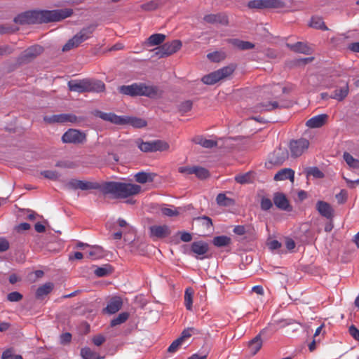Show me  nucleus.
<instances>
[{
    "instance_id": "obj_25",
    "label": "nucleus",
    "mask_w": 359,
    "mask_h": 359,
    "mask_svg": "<svg viewBox=\"0 0 359 359\" xmlns=\"http://www.w3.org/2000/svg\"><path fill=\"white\" fill-rule=\"evenodd\" d=\"M122 304V299L119 297H114L109 302L105 310L108 313L114 314L121 309Z\"/></svg>"
},
{
    "instance_id": "obj_11",
    "label": "nucleus",
    "mask_w": 359,
    "mask_h": 359,
    "mask_svg": "<svg viewBox=\"0 0 359 359\" xmlns=\"http://www.w3.org/2000/svg\"><path fill=\"white\" fill-rule=\"evenodd\" d=\"M86 140V134L76 129H69L62 137L64 143L82 144Z\"/></svg>"
},
{
    "instance_id": "obj_29",
    "label": "nucleus",
    "mask_w": 359,
    "mask_h": 359,
    "mask_svg": "<svg viewBox=\"0 0 359 359\" xmlns=\"http://www.w3.org/2000/svg\"><path fill=\"white\" fill-rule=\"evenodd\" d=\"M191 250L198 255H203L208 250V245L203 241L194 242L191 244Z\"/></svg>"
},
{
    "instance_id": "obj_52",
    "label": "nucleus",
    "mask_w": 359,
    "mask_h": 359,
    "mask_svg": "<svg viewBox=\"0 0 359 359\" xmlns=\"http://www.w3.org/2000/svg\"><path fill=\"white\" fill-rule=\"evenodd\" d=\"M182 343V338L175 339L168 348L169 353H175Z\"/></svg>"
},
{
    "instance_id": "obj_9",
    "label": "nucleus",
    "mask_w": 359,
    "mask_h": 359,
    "mask_svg": "<svg viewBox=\"0 0 359 359\" xmlns=\"http://www.w3.org/2000/svg\"><path fill=\"white\" fill-rule=\"evenodd\" d=\"M43 120L47 123H79L83 120V118L81 117H77L76 115L73 114H54L51 116H45L43 117Z\"/></svg>"
},
{
    "instance_id": "obj_30",
    "label": "nucleus",
    "mask_w": 359,
    "mask_h": 359,
    "mask_svg": "<svg viewBox=\"0 0 359 359\" xmlns=\"http://www.w3.org/2000/svg\"><path fill=\"white\" fill-rule=\"evenodd\" d=\"M349 92L348 86L346 83L344 86L336 89L332 95H330V98L337 100V101L344 100L348 95Z\"/></svg>"
},
{
    "instance_id": "obj_5",
    "label": "nucleus",
    "mask_w": 359,
    "mask_h": 359,
    "mask_svg": "<svg viewBox=\"0 0 359 359\" xmlns=\"http://www.w3.org/2000/svg\"><path fill=\"white\" fill-rule=\"evenodd\" d=\"M235 69L236 66L234 65H229L209 74L205 75L202 78V81L207 85H213L217 82L230 76Z\"/></svg>"
},
{
    "instance_id": "obj_42",
    "label": "nucleus",
    "mask_w": 359,
    "mask_h": 359,
    "mask_svg": "<svg viewBox=\"0 0 359 359\" xmlns=\"http://www.w3.org/2000/svg\"><path fill=\"white\" fill-rule=\"evenodd\" d=\"M135 179L136 182L144 184L147 182L148 181H152L153 177H151V175L144 172H139L135 175Z\"/></svg>"
},
{
    "instance_id": "obj_23",
    "label": "nucleus",
    "mask_w": 359,
    "mask_h": 359,
    "mask_svg": "<svg viewBox=\"0 0 359 359\" xmlns=\"http://www.w3.org/2000/svg\"><path fill=\"white\" fill-rule=\"evenodd\" d=\"M265 332L266 329H263L259 334L249 342V350L252 355H255L261 349L262 346L261 334H263Z\"/></svg>"
},
{
    "instance_id": "obj_41",
    "label": "nucleus",
    "mask_w": 359,
    "mask_h": 359,
    "mask_svg": "<svg viewBox=\"0 0 359 359\" xmlns=\"http://www.w3.org/2000/svg\"><path fill=\"white\" fill-rule=\"evenodd\" d=\"M194 175L201 180L206 179L210 175L208 170L201 166H194Z\"/></svg>"
},
{
    "instance_id": "obj_16",
    "label": "nucleus",
    "mask_w": 359,
    "mask_h": 359,
    "mask_svg": "<svg viewBox=\"0 0 359 359\" xmlns=\"http://www.w3.org/2000/svg\"><path fill=\"white\" fill-rule=\"evenodd\" d=\"M328 115L321 114L311 117L306 122V126L309 128H318L323 127L328 121Z\"/></svg>"
},
{
    "instance_id": "obj_44",
    "label": "nucleus",
    "mask_w": 359,
    "mask_h": 359,
    "mask_svg": "<svg viewBox=\"0 0 359 359\" xmlns=\"http://www.w3.org/2000/svg\"><path fill=\"white\" fill-rule=\"evenodd\" d=\"M233 44L241 50H249L252 49L255 47V44L251 42L238 39H234Z\"/></svg>"
},
{
    "instance_id": "obj_2",
    "label": "nucleus",
    "mask_w": 359,
    "mask_h": 359,
    "mask_svg": "<svg viewBox=\"0 0 359 359\" xmlns=\"http://www.w3.org/2000/svg\"><path fill=\"white\" fill-rule=\"evenodd\" d=\"M72 9L65 8L53 11H32L21 13L14 18L20 25L57 22L71 16Z\"/></svg>"
},
{
    "instance_id": "obj_45",
    "label": "nucleus",
    "mask_w": 359,
    "mask_h": 359,
    "mask_svg": "<svg viewBox=\"0 0 359 359\" xmlns=\"http://www.w3.org/2000/svg\"><path fill=\"white\" fill-rule=\"evenodd\" d=\"M226 55L224 53L215 51L210 53L207 55V57L212 62H219L225 58Z\"/></svg>"
},
{
    "instance_id": "obj_56",
    "label": "nucleus",
    "mask_w": 359,
    "mask_h": 359,
    "mask_svg": "<svg viewBox=\"0 0 359 359\" xmlns=\"http://www.w3.org/2000/svg\"><path fill=\"white\" fill-rule=\"evenodd\" d=\"M273 205L272 201L268 198H263L261 201V208L264 210H269Z\"/></svg>"
},
{
    "instance_id": "obj_39",
    "label": "nucleus",
    "mask_w": 359,
    "mask_h": 359,
    "mask_svg": "<svg viewBox=\"0 0 359 359\" xmlns=\"http://www.w3.org/2000/svg\"><path fill=\"white\" fill-rule=\"evenodd\" d=\"M231 238L226 236H219L213 238L212 243L217 247H224L229 245Z\"/></svg>"
},
{
    "instance_id": "obj_22",
    "label": "nucleus",
    "mask_w": 359,
    "mask_h": 359,
    "mask_svg": "<svg viewBox=\"0 0 359 359\" xmlns=\"http://www.w3.org/2000/svg\"><path fill=\"white\" fill-rule=\"evenodd\" d=\"M182 47V42L180 40H173L170 42H167L161 45V49L165 51L167 56H169L177 50Z\"/></svg>"
},
{
    "instance_id": "obj_28",
    "label": "nucleus",
    "mask_w": 359,
    "mask_h": 359,
    "mask_svg": "<svg viewBox=\"0 0 359 359\" xmlns=\"http://www.w3.org/2000/svg\"><path fill=\"white\" fill-rule=\"evenodd\" d=\"M124 125L129 124L134 128H142L147 126V121L141 118L123 116Z\"/></svg>"
},
{
    "instance_id": "obj_54",
    "label": "nucleus",
    "mask_w": 359,
    "mask_h": 359,
    "mask_svg": "<svg viewBox=\"0 0 359 359\" xmlns=\"http://www.w3.org/2000/svg\"><path fill=\"white\" fill-rule=\"evenodd\" d=\"M194 166H182L178 168V172L184 175H189L194 174Z\"/></svg>"
},
{
    "instance_id": "obj_20",
    "label": "nucleus",
    "mask_w": 359,
    "mask_h": 359,
    "mask_svg": "<svg viewBox=\"0 0 359 359\" xmlns=\"http://www.w3.org/2000/svg\"><path fill=\"white\" fill-rule=\"evenodd\" d=\"M287 47L293 52L309 55L312 53V48L306 43L297 42L295 43H287Z\"/></svg>"
},
{
    "instance_id": "obj_62",
    "label": "nucleus",
    "mask_w": 359,
    "mask_h": 359,
    "mask_svg": "<svg viewBox=\"0 0 359 359\" xmlns=\"http://www.w3.org/2000/svg\"><path fill=\"white\" fill-rule=\"evenodd\" d=\"M8 248H9L8 242L4 238H1L0 239V252H4V251L7 250Z\"/></svg>"
},
{
    "instance_id": "obj_14",
    "label": "nucleus",
    "mask_w": 359,
    "mask_h": 359,
    "mask_svg": "<svg viewBox=\"0 0 359 359\" xmlns=\"http://www.w3.org/2000/svg\"><path fill=\"white\" fill-rule=\"evenodd\" d=\"M93 114L95 116L99 117L105 121H108L116 125H124L123 116H118L114 113H106L100 110H95L93 111Z\"/></svg>"
},
{
    "instance_id": "obj_31",
    "label": "nucleus",
    "mask_w": 359,
    "mask_h": 359,
    "mask_svg": "<svg viewBox=\"0 0 359 359\" xmlns=\"http://www.w3.org/2000/svg\"><path fill=\"white\" fill-rule=\"evenodd\" d=\"M165 39V35L163 34H151L144 42L147 46H154L161 45Z\"/></svg>"
},
{
    "instance_id": "obj_26",
    "label": "nucleus",
    "mask_w": 359,
    "mask_h": 359,
    "mask_svg": "<svg viewBox=\"0 0 359 359\" xmlns=\"http://www.w3.org/2000/svg\"><path fill=\"white\" fill-rule=\"evenodd\" d=\"M203 20L208 23H220L222 25L228 24V18L226 15L222 13L208 14L204 16Z\"/></svg>"
},
{
    "instance_id": "obj_34",
    "label": "nucleus",
    "mask_w": 359,
    "mask_h": 359,
    "mask_svg": "<svg viewBox=\"0 0 359 359\" xmlns=\"http://www.w3.org/2000/svg\"><path fill=\"white\" fill-rule=\"evenodd\" d=\"M81 356L82 359H103V357L100 356V355L93 351L88 347H84L81 349Z\"/></svg>"
},
{
    "instance_id": "obj_12",
    "label": "nucleus",
    "mask_w": 359,
    "mask_h": 359,
    "mask_svg": "<svg viewBox=\"0 0 359 359\" xmlns=\"http://www.w3.org/2000/svg\"><path fill=\"white\" fill-rule=\"evenodd\" d=\"M43 50V47L39 45L30 46L21 53L18 58V61L20 63L29 62L39 55Z\"/></svg>"
},
{
    "instance_id": "obj_18",
    "label": "nucleus",
    "mask_w": 359,
    "mask_h": 359,
    "mask_svg": "<svg viewBox=\"0 0 359 359\" xmlns=\"http://www.w3.org/2000/svg\"><path fill=\"white\" fill-rule=\"evenodd\" d=\"M87 92L101 93L105 90V84L100 80L85 79Z\"/></svg>"
},
{
    "instance_id": "obj_40",
    "label": "nucleus",
    "mask_w": 359,
    "mask_h": 359,
    "mask_svg": "<svg viewBox=\"0 0 359 359\" xmlns=\"http://www.w3.org/2000/svg\"><path fill=\"white\" fill-rule=\"evenodd\" d=\"M252 173L250 172L235 176L236 182L241 184L250 183L252 182Z\"/></svg>"
},
{
    "instance_id": "obj_6",
    "label": "nucleus",
    "mask_w": 359,
    "mask_h": 359,
    "mask_svg": "<svg viewBox=\"0 0 359 359\" xmlns=\"http://www.w3.org/2000/svg\"><path fill=\"white\" fill-rule=\"evenodd\" d=\"M288 151L285 148H276L269 155L266 165L268 168H271L273 165L279 166L288 158Z\"/></svg>"
},
{
    "instance_id": "obj_21",
    "label": "nucleus",
    "mask_w": 359,
    "mask_h": 359,
    "mask_svg": "<svg viewBox=\"0 0 359 359\" xmlns=\"http://www.w3.org/2000/svg\"><path fill=\"white\" fill-rule=\"evenodd\" d=\"M316 209L322 216L331 219L333 217V210L331 205L325 201H319L316 203Z\"/></svg>"
},
{
    "instance_id": "obj_53",
    "label": "nucleus",
    "mask_w": 359,
    "mask_h": 359,
    "mask_svg": "<svg viewBox=\"0 0 359 359\" xmlns=\"http://www.w3.org/2000/svg\"><path fill=\"white\" fill-rule=\"evenodd\" d=\"M196 219L199 221L201 223V224L205 226L207 229H210L212 226V219L209 217H199Z\"/></svg>"
},
{
    "instance_id": "obj_57",
    "label": "nucleus",
    "mask_w": 359,
    "mask_h": 359,
    "mask_svg": "<svg viewBox=\"0 0 359 359\" xmlns=\"http://www.w3.org/2000/svg\"><path fill=\"white\" fill-rule=\"evenodd\" d=\"M348 332L353 338L359 341V330L355 325L349 327Z\"/></svg>"
},
{
    "instance_id": "obj_15",
    "label": "nucleus",
    "mask_w": 359,
    "mask_h": 359,
    "mask_svg": "<svg viewBox=\"0 0 359 359\" xmlns=\"http://www.w3.org/2000/svg\"><path fill=\"white\" fill-rule=\"evenodd\" d=\"M273 203L280 210L285 211H291L292 207L290 204L286 196L280 192H276L273 194Z\"/></svg>"
},
{
    "instance_id": "obj_36",
    "label": "nucleus",
    "mask_w": 359,
    "mask_h": 359,
    "mask_svg": "<svg viewBox=\"0 0 359 359\" xmlns=\"http://www.w3.org/2000/svg\"><path fill=\"white\" fill-rule=\"evenodd\" d=\"M217 203L220 206H231L234 205L235 202L233 199L228 198L223 193H220L216 198Z\"/></svg>"
},
{
    "instance_id": "obj_49",
    "label": "nucleus",
    "mask_w": 359,
    "mask_h": 359,
    "mask_svg": "<svg viewBox=\"0 0 359 359\" xmlns=\"http://www.w3.org/2000/svg\"><path fill=\"white\" fill-rule=\"evenodd\" d=\"M193 103L191 100H186L179 105V111L183 114L189 111L192 108Z\"/></svg>"
},
{
    "instance_id": "obj_48",
    "label": "nucleus",
    "mask_w": 359,
    "mask_h": 359,
    "mask_svg": "<svg viewBox=\"0 0 359 359\" xmlns=\"http://www.w3.org/2000/svg\"><path fill=\"white\" fill-rule=\"evenodd\" d=\"M41 174L44 177L51 180H57L60 177L59 172L55 170H44Z\"/></svg>"
},
{
    "instance_id": "obj_1",
    "label": "nucleus",
    "mask_w": 359,
    "mask_h": 359,
    "mask_svg": "<svg viewBox=\"0 0 359 359\" xmlns=\"http://www.w3.org/2000/svg\"><path fill=\"white\" fill-rule=\"evenodd\" d=\"M66 186L68 189L74 190L99 189L104 196L110 195L114 199L126 198L141 191L140 185L120 182H107L101 185L96 182L72 179Z\"/></svg>"
},
{
    "instance_id": "obj_33",
    "label": "nucleus",
    "mask_w": 359,
    "mask_h": 359,
    "mask_svg": "<svg viewBox=\"0 0 359 359\" xmlns=\"http://www.w3.org/2000/svg\"><path fill=\"white\" fill-rule=\"evenodd\" d=\"M104 255V250L100 246H93L86 252V257L93 260L99 259Z\"/></svg>"
},
{
    "instance_id": "obj_8",
    "label": "nucleus",
    "mask_w": 359,
    "mask_h": 359,
    "mask_svg": "<svg viewBox=\"0 0 359 359\" xmlns=\"http://www.w3.org/2000/svg\"><path fill=\"white\" fill-rule=\"evenodd\" d=\"M285 6L281 0H252L248 3L251 9L283 8Z\"/></svg>"
},
{
    "instance_id": "obj_47",
    "label": "nucleus",
    "mask_w": 359,
    "mask_h": 359,
    "mask_svg": "<svg viewBox=\"0 0 359 359\" xmlns=\"http://www.w3.org/2000/svg\"><path fill=\"white\" fill-rule=\"evenodd\" d=\"M307 176H313L316 178H323L324 177L323 172L319 170L317 167H310L306 170Z\"/></svg>"
},
{
    "instance_id": "obj_50",
    "label": "nucleus",
    "mask_w": 359,
    "mask_h": 359,
    "mask_svg": "<svg viewBox=\"0 0 359 359\" xmlns=\"http://www.w3.org/2000/svg\"><path fill=\"white\" fill-rule=\"evenodd\" d=\"M23 296L19 292H12L8 294L7 299L11 302H18L22 299Z\"/></svg>"
},
{
    "instance_id": "obj_38",
    "label": "nucleus",
    "mask_w": 359,
    "mask_h": 359,
    "mask_svg": "<svg viewBox=\"0 0 359 359\" xmlns=\"http://www.w3.org/2000/svg\"><path fill=\"white\" fill-rule=\"evenodd\" d=\"M344 159L347 165L353 169H359V160L353 158V156L348 152H344L343 155Z\"/></svg>"
},
{
    "instance_id": "obj_37",
    "label": "nucleus",
    "mask_w": 359,
    "mask_h": 359,
    "mask_svg": "<svg viewBox=\"0 0 359 359\" xmlns=\"http://www.w3.org/2000/svg\"><path fill=\"white\" fill-rule=\"evenodd\" d=\"M310 26L315 29H318L321 30H327L328 28L326 27L323 18L318 16H314L311 18L310 22Z\"/></svg>"
},
{
    "instance_id": "obj_58",
    "label": "nucleus",
    "mask_w": 359,
    "mask_h": 359,
    "mask_svg": "<svg viewBox=\"0 0 359 359\" xmlns=\"http://www.w3.org/2000/svg\"><path fill=\"white\" fill-rule=\"evenodd\" d=\"M105 340V337L101 334L95 335L93 338V342L97 346H101Z\"/></svg>"
},
{
    "instance_id": "obj_19",
    "label": "nucleus",
    "mask_w": 359,
    "mask_h": 359,
    "mask_svg": "<svg viewBox=\"0 0 359 359\" xmlns=\"http://www.w3.org/2000/svg\"><path fill=\"white\" fill-rule=\"evenodd\" d=\"M70 91L83 93L87 92L86 79L71 80L67 83Z\"/></svg>"
},
{
    "instance_id": "obj_10",
    "label": "nucleus",
    "mask_w": 359,
    "mask_h": 359,
    "mask_svg": "<svg viewBox=\"0 0 359 359\" xmlns=\"http://www.w3.org/2000/svg\"><path fill=\"white\" fill-rule=\"evenodd\" d=\"M310 145L309 141L306 138L292 140L289 143L290 154L293 158L301 156L306 152Z\"/></svg>"
},
{
    "instance_id": "obj_43",
    "label": "nucleus",
    "mask_w": 359,
    "mask_h": 359,
    "mask_svg": "<svg viewBox=\"0 0 359 359\" xmlns=\"http://www.w3.org/2000/svg\"><path fill=\"white\" fill-rule=\"evenodd\" d=\"M129 317V314L127 312H123L118 315V316L114 318L111 321V326L114 327L118 325L122 324L126 322Z\"/></svg>"
},
{
    "instance_id": "obj_32",
    "label": "nucleus",
    "mask_w": 359,
    "mask_h": 359,
    "mask_svg": "<svg viewBox=\"0 0 359 359\" xmlns=\"http://www.w3.org/2000/svg\"><path fill=\"white\" fill-rule=\"evenodd\" d=\"M193 142L197 144L201 145L204 148L210 149L217 145V142L213 140H208L203 136L198 135L193 138Z\"/></svg>"
},
{
    "instance_id": "obj_64",
    "label": "nucleus",
    "mask_w": 359,
    "mask_h": 359,
    "mask_svg": "<svg viewBox=\"0 0 359 359\" xmlns=\"http://www.w3.org/2000/svg\"><path fill=\"white\" fill-rule=\"evenodd\" d=\"M348 49L354 53H359V42L350 43L348 45Z\"/></svg>"
},
{
    "instance_id": "obj_13",
    "label": "nucleus",
    "mask_w": 359,
    "mask_h": 359,
    "mask_svg": "<svg viewBox=\"0 0 359 359\" xmlns=\"http://www.w3.org/2000/svg\"><path fill=\"white\" fill-rule=\"evenodd\" d=\"M149 236L153 240L161 239L168 237L171 230L168 225H152L149 228Z\"/></svg>"
},
{
    "instance_id": "obj_59",
    "label": "nucleus",
    "mask_w": 359,
    "mask_h": 359,
    "mask_svg": "<svg viewBox=\"0 0 359 359\" xmlns=\"http://www.w3.org/2000/svg\"><path fill=\"white\" fill-rule=\"evenodd\" d=\"M152 51L154 52V55L158 57V58L167 57L165 51L161 49V46L153 49Z\"/></svg>"
},
{
    "instance_id": "obj_27",
    "label": "nucleus",
    "mask_w": 359,
    "mask_h": 359,
    "mask_svg": "<svg viewBox=\"0 0 359 359\" xmlns=\"http://www.w3.org/2000/svg\"><path fill=\"white\" fill-rule=\"evenodd\" d=\"M54 285L53 283L48 282L39 287L36 291V298L43 299L53 290Z\"/></svg>"
},
{
    "instance_id": "obj_35",
    "label": "nucleus",
    "mask_w": 359,
    "mask_h": 359,
    "mask_svg": "<svg viewBox=\"0 0 359 359\" xmlns=\"http://www.w3.org/2000/svg\"><path fill=\"white\" fill-rule=\"evenodd\" d=\"M194 293V292L191 287L187 288L184 292V305L189 311L192 310Z\"/></svg>"
},
{
    "instance_id": "obj_46",
    "label": "nucleus",
    "mask_w": 359,
    "mask_h": 359,
    "mask_svg": "<svg viewBox=\"0 0 359 359\" xmlns=\"http://www.w3.org/2000/svg\"><path fill=\"white\" fill-rule=\"evenodd\" d=\"M160 6V1L158 0H152L141 5L142 10L147 11H151L157 9Z\"/></svg>"
},
{
    "instance_id": "obj_63",
    "label": "nucleus",
    "mask_w": 359,
    "mask_h": 359,
    "mask_svg": "<svg viewBox=\"0 0 359 359\" xmlns=\"http://www.w3.org/2000/svg\"><path fill=\"white\" fill-rule=\"evenodd\" d=\"M14 356L12 349H6L1 355V359H11Z\"/></svg>"
},
{
    "instance_id": "obj_7",
    "label": "nucleus",
    "mask_w": 359,
    "mask_h": 359,
    "mask_svg": "<svg viewBox=\"0 0 359 359\" xmlns=\"http://www.w3.org/2000/svg\"><path fill=\"white\" fill-rule=\"evenodd\" d=\"M139 149L143 152L163 151L169 149V144L163 140H154L150 142L138 141Z\"/></svg>"
},
{
    "instance_id": "obj_61",
    "label": "nucleus",
    "mask_w": 359,
    "mask_h": 359,
    "mask_svg": "<svg viewBox=\"0 0 359 359\" xmlns=\"http://www.w3.org/2000/svg\"><path fill=\"white\" fill-rule=\"evenodd\" d=\"M343 178L346 182L347 186L349 188L353 189L359 184V179H357L355 180H351L344 175H343Z\"/></svg>"
},
{
    "instance_id": "obj_55",
    "label": "nucleus",
    "mask_w": 359,
    "mask_h": 359,
    "mask_svg": "<svg viewBox=\"0 0 359 359\" xmlns=\"http://www.w3.org/2000/svg\"><path fill=\"white\" fill-rule=\"evenodd\" d=\"M161 212L163 215L168 217H173L179 215V212L175 209H171L168 208H161Z\"/></svg>"
},
{
    "instance_id": "obj_60",
    "label": "nucleus",
    "mask_w": 359,
    "mask_h": 359,
    "mask_svg": "<svg viewBox=\"0 0 359 359\" xmlns=\"http://www.w3.org/2000/svg\"><path fill=\"white\" fill-rule=\"evenodd\" d=\"M178 233L180 234V239L183 242H189L192 239V236L190 233L186 231H180Z\"/></svg>"
},
{
    "instance_id": "obj_51",
    "label": "nucleus",
    "mask_w": 359,
    "mask_h": 359,
    "mask_svg": "<svg viewBox=\"0 0 359 359\" xmlns=\"http://www.w3.org/2000/svg\"><path fill=\"white\" fill-rule=\"evenodd\" d=\"M110 267H97L94 273L98 277H104L110 273Z\"/></svg>"
},
{
    "instance_id": "obj_17",
    "label": "nucleus",
    "mask_w": 359,
    "mask_h": 359,
    "mask_svg": "<svg viewBox=\"0 0 359 359\" xmlns=\"http://www.w3.org/2000/svg\"><path fill=\"white\" fill-rule=\"evenodd\" d=\"M291 106V103L278 102L276 101L262 103L257 107L259 111H271L276 109L287 108Z\"/></svg>"
},
{
    "instance_id": "obj_24",
    "label": "nucleus",
    "mask_w": 359,
    "mask_h": 359,
    "mask_svg": "<svg viewBox=\"0 0 359 359\" xmlns=\"http://www.w3.org/2000/svg\"><path fill=\"white\" fill-rule=\"evenodd\" d=\"M276 181H283L289 179L292 182L294 179V171L291 168H283L279 170L273 177Z\"/></svg>"
},
{
    "instance_id": "obj_3",
    "label": "nucleus",
    "mask_w": 359,
    "mask_h": 359,
    "mask_svg": "<svg viewBox=\"0 0 359 359\" xmlns=\"http://www.w3.org/2000/svg\"><path fill=\"white\" fill-rule=\"evenodd\" d=\"M118 92L123 95L131 97L146 96L150 98H156L160 96L158 87L148 86L142 83L121 86L118 87Z\"/></svg>"
},
{
    "instance_id": "obj_4",
    "label": "nucleus",
    "mask_w": 359,
    "mask_h": 359,
    "mask_svg": "<svg viewBox=\"0 0 359 359\" xmlns=\"http://www.w3.org/2000/svg\"><path fill=\"white\" fill-rule=\"evenodd\" d=\"M95 25H90L83 28L79 33L70 39L62 47V51H69L78 47L82 42L90 38L92 34L95 30Z\"/></svg>"
}]
</instances>
